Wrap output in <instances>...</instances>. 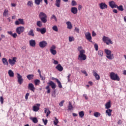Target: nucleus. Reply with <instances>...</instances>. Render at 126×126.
<instances>
[{"mask_svg": "<svg viewBox=\"0 0 126 126\" xmlns=\"http://www.w3.org/2000/svg\"><path fill=\"white\" fill-rule=\"evenodd\" d=\"M64 103V100H62L60 103L59 106L60 107H63V103Z\"/></svg>", "mask_w": 126, "mask_h": 126, "instance_id": "52", "label": "nucleus"}, {"mask_svg": "<svg viewBox=\"0 0 126 126\" xmlns=\"http://www.w3.org/2000/svg\"><path fill=\"white\" fill-rule=\"evenodd\" d=\"M73 106H72V104H71V102L70 101L69 102L68 110V111H71V110H73Z\"/></svg>", "mask_w": 126, "mask_h": 126, "instance_id": "32", "label": "nucleus"}, {"mask_svg": "<svg viewBox=\"0 0 126 126\" xmlns=\"http://www.w3.org/2000/svg\"><path fill=\"white\" fill-rule=\"evenodd\" d=\"M69 41L70 42H72V41H74V37L73 36H69Z\"/></svg>", "mask_w": 126, "mask_h": 126, "instance_id": "50", "label": "nucleus"}, {"mask_svg": "<svg viewBox=\"0 0 126 126\" xmlns=\"http://www.w3.org/2000/svg\"><path fill=\"white\" fill-rule=\"evenodd\" d=\"M105 109H110V108H111V101L107 102L105 104Z\"/></svg>", "mask_w": 126, "mask_h": 126, "instance_id": "23", "label": "nucleus"}, {"mask_svg": "<svg viewBox=\"0 0 126 126\" xmlns=\"http://www.w3.org/2000/svg\"><path fill=\"white\" fill-rule=\"evenodd\" d=\"M2 62L4 65H8V62H7V59H6V58H2Z\"/></svg>", "mask_w": 126, "mask_h": 126, "instance_id": "24", "label": "nucleus"}, {"mask_svg": "<svg viewBox=\"0 0 126 126\" xmlns=\"http://www.w3.org/2000/svg\"><path fill=\"white\" fill-rule=\"evenodd\" d=\"M116 8H118V10L120 11H124V7H123V5H120L118 6L117 5V7H116Z\"/></svg>", "mask_w": 126, "mask_h": 126, "instance_id": "37", "label": "nucleus"}, {"mask_svg": "<svg viewBox=\"0 0 126 126\" xmlns=\"http://www.w3.org/2000/svg\"><path fill=\"white\" fill-rule=\"evenodd\" d=\"M94 116L95 118H99L100 116H101V113L98 112H95L94 113Z\"/></svg>", "mask_w": 126, "mask_h": 126, "instance_id": "33", "label": "nucleus"}, {"mask_svg": "<svg viewBox=\"0 0 126 126\" xmlns=\"http://www.w3.org/2000/svg\"><path fill=\"white\" fill-rule=\"evenodd\" d=\"M94 48H95V51H98V44H94Z\"/></svg>", "mask_w": 126, "mask_h": 126, "instance_id": "56", "label": "nucleus"}, {"mask_svg": "<svg viewBox=\"0 0 126 126\" xmlns=\"http://www.w3.org/2000/svg\"><path fill=\"white\" fill-rule=\"evenodd\" d=\"M52 29L54 30V31H55V32H58V31H59V29H58V27H57V26H54L52 27Z\"/></svg>", "mask_w": 126, "mask_h": 126, "instance_id": "48", "label": "nucleus"}, {"mask_svg": "<svg viewBox=\"0 0 126 126\" xmlns=\"http://www.w3.org/2000/svg\"><path fill=\"white\" fill-rule=\"evenodd\" d=\"M29 44L31 47H36V41H35V40H33V39L30 40L29 41Z\"/></svg>", "mask_w": 126, "mask_h": 126, "instance_id": "18", "label": "nucleus"}, {"mask_svg": "<svg viewBox=\"0 0 126 126\" xmlns=\"http://www.w3.org/2000/svg\"><path fill=\"white\" fill-rule=\"evenodd\" d=\"M118 125H122L123 124V121L119 120L117 122Z\"/></svg>", "mask_w": 126, "mask_h": 126, "instance_id": "58", "label": "nucleus"}, {"mask_svg": "<svg viewBox=\"0 0 126 126\" xmlns=\"http://www.w3.org/2000/svg\"><path fill=\"white\" fill-rule=\"evenodd\" d=\"M81 72H82V73L85 74L86 75V76H88V74H87V72H86V71L83 70V71H81Z\"/></svg>", "mask_w": 126, "mask_h": 126, "instance_id": "55", "label": "nucleus"}, {"mask_svg": "<svg viewBox=\"0 0 126 126\" xmlns=\"http://www.w3.org/2000/svg\"><path fill=\"white\" fill-rule=\"evenodd\" d=\"M55 120L54 121L53 123L55 126H58V124H59V119H57V117L55 118Z\"/></svg>", "mask_w": 126, "mask_h": 126, "instance_id": "44", "label": "nucleus"}, {"mask_svg": "<svg viewBox=\"0 0 126 126\" xmlns=\"http://www.w3.org/2000/svg\"><path fill=\"white\" fill-rule=\"evenodd\" d=\"M39 76L41 80H45L46 79V78L44 76H42V75H39Z\"/></svg>", "mask_w": 126, "mask_h": 126, "instance_id": "57", "label": "nucleus"}, {"mask_svg": "<svg viewBox=\"0 0 126 126\" xmlns=\"http://www.w3.org/2000/svg\"><path fill=\"white\" fill-rule=\"evenodd\" d=\"M42 22H41V21H38L36 23V25L38 27H42V26H43V24H42Z\"/></svg>", "mask_w": 126, "mask_h": 126, "instance_id": "41", "label": "nucleus"}, {"mask_svg": "<svg viewBox=\"0 0 126 126\" xmlns=\"http://www.w3.org/2000/svg\"><path fill=\"white\" fill-rule=\"evenodd\" d=\"M71 76V74H69L67 76L68 81H69V80H70L69 78H70Z\"/></svg>", "mask_w": 126, "mask_h": 126, "instance_id": "63", "label": "nucleus"}, {"mask_svg": "<svg viewBox=\"0 0 126 126\" xmlns=\"http://www.w3.org/2000/svg\"><path fill=\"white\" fill-rule=\"evenodd\" d=\"M16 60H17V58L16 57H13L12 59H9L8 60V63L10 65L12 66H13L14 64H15V63H16Z\"/></svg>", "mask_w": 126, "mask_h": 126, "instance_id": "8", "label": "nucleus"}, {"mask_svg": "<svg viewBox=\"0 0 126 126\" xmlns=\"http://www.w3.org/2000/svg\"><path fill=\"white\" fill-rule=\"evenodd\" d=\"M55 5L57 7H60L61 6V0H56Z\"/></svg>", "mask_w": 126, "mask_h": 126, "instance_id": "31", "label": "nucleus"}, {"mask_svg": "<svg viewBox=\"0 0 126 126\" xmlns=\"http://www.w3.org/2000/svg\"><path fill=\"white\" fill-rule=\"evenodd\" d=\"M47 84L51 86L52 89H56V87H57V85L52 81H50Z\"/></svg>", "mask_w": 126, "mask_h": 126, "instance_id": "17", "label": "nucleus"}, {"mask_svg": "<svg viewBox=\"0 0 126 126\" xmlns=\"http://www.w3.org/2000/svg\"><path fill=\"white\" fill-rule=\"evenodd\" d=\"M109 5L111 8H117V5L116 4V2L113 0L109 2Z\"/></svg>", "mask_w": 126, "mask_h": 126, "instance_id": "14", "label": "nucleus"}, {"mask_svg": "<svg viewBox=\"0 0 126 126\" xmlns=\"http://www.w3.org/2000/svg\"><path fill=\"white\" fill-rule=\"evenodd\" d=\"M75 31H76L77 33H79V29L78 28H75Z\"/></svg>", "mask_w": 126, "mask_h": 126, "instance_id": "60", "label": "nucleus"}, {"mask_svg": "<svg viewBox=\"0 0 126 126\" xmlns=\"http://www.w3.org/2000/svg\"><path fill=\"white\" fill-rule=\"evenodd\" d=\"M85 35L87 40L89 41V42H92V37H91V34L90 33V32H88L85 33Z\"/></svg>", "mask_w": 126, "mask_h": 126, "instance_id": "12", "label": "nucleus"}, {"mask_svg": "<svg viewBox=\"0 0 126 126\" xmlns=\"http://www.w3.org/2000/svg\"><path fill=\"white\" fill-rule=\"evenodd\" d=\"M66 24L67 26L68 29H71L72 28V25L71 24V23L69 21H68L66 23Z\"/></svg>", "mask_w": 126, "mask_h": 126, "instance_id": "29", "label": "nucleus"}, {"mask_svg": "<svg viewBox=\"0 0 126 126\" xmlns=\"http://www.w3.org/2000/svg\"><path fill=\"white\" fill-rule=\"evenodd\" d=\"M40 106H41V104L39 103H37L35 104V105L33 106L32 107V110L33 112H38L39 110H40Z\"/></svg>", "mask_w": 126, "mask_h": 126, "instance_id": "11", "label": "nucleus"}, {"mask_svg": "<svg viewBox=\"0 0 126 126\" xmlns=\"http://www.w3.org/2000/svg\"><path fill=\"white\" fill-rule=\"evenodd\" d=\"M32 121L34 124H37L38 123V119L36 117H33V118L31 119Z\"/></svg>", "mask_w": 126, "mask_h": 126, "instance_id": "35", "label": "nucleus"}, {"mask_svg": "<svg viewBox=\"0 0 126 126\" xmlns=\"http://www.w3.org/2000/svg\"><path fill=\"white\" fill-rule=\"evenodd\" d=\"M53 63L54 64H58L59 63V62H58V61H57V60H54Z\"/></svg>", "mask_w": 126, "mask_h": 126, "instance_id": "62", "label": "nucleus"}, {"mask_svg": "<svg viewBox=\"0 0 126 126\" xmlns=\"http://www.w3.org/2000/svg\"><path fill=\"white\" fill-rule=\"evenodd\" d=\"M50 19L51 20H53V19H54L55 21H56V22H57V21H58V19L57 18V17H56V16L54 14H53L51 18Z\"/></svg>", "mask_w": 126, "mask_h": 126, "instance_id": "38", "label": "nucleus"}, {"mask_svg": "<svg viewBox=\"0 0 126 126\" xmlns=\"http://www.w3.org/2000/svg\"><path fill=\"white\" fill-rule=\"evenodd\" d=\"M113 112V110L111 109H107L105 111V113L106 115H108V117H111L112 115V112Z\"/></svg>", "mask_w": 126, "mask_h": 126, "instance_id": "21", "label": "nucleus"}, {"mask_svg": "<svg viewBox=\"0 0 126 126\" xmlns=\"http://www.w3.org/2000/svg\"><path fill=\"white\" fill-rule=\"evenodd\" d=\"M17 79H18V83H19V84H20V85H21V84H22V83H23V81H24V79L22 78V76H21L20 75V74L19 73H17Z\"/></svg>", "mask_w": 126, "mask_h": 126, "instance_id": "7", "label": "nucleus"}, {"mask_svg": "<svg viewBox=\"0 0 126 126\" xmlns=\"http://www.w3.org/2000/svg\"><path fill=\"white\" fill-rule=\"evenodd\" d=\"M42 122L44 123L45 126H47V124H48V120L42 119Z\"/></svg>", "mask_w": 126, "mask_h": 126, "instance_id": "51", "label": "nucleus"}, {"mask_svg": "<svg viewBox=\"0 0 126 126\" xmlns=\"http://www.w3.org/2000/svg\"><path fill=\"white\" fill-rule=\"evenodd\" d=\"M29 36H32V37H34L35 34H34V30H31L28 32Z\"/></svg>", "mask_w": 126, "mask_h": 126, "instance_id": "27", "label": "nucleus"}, {"mask_svg": "<svg viewBox=\"0 0 126 126\" xmlns=\"http://www.w3.org/2000/svg\"><path fill=\"white\" fill-rule=\"evenodd\" d=\"M12 37H13L14 38H16V37H17V34L16 33H13L12 34Z\"/></svg>", "mask_w": 126, "mask_h": 126, "instance_id": "59", "label": "nucleus"}, {"mask_svg": "<svg viewBox=\"0 0 126 126\" xmlns=\"http://www.w3.org/2000/svg\"><path fill=\"white\" fill-rule=\"evenodd\" d=\"M79 116L80 118H83L84 117V111H81L79 112Z\"/></svg>", "mask_w": 126, "mask_h": 126, "instance_id": "42", "label": "nucleus"}, {"mask_svg": "<svg viewBox=\"0 0 126 126\" xmlns=\"http://www.w3.org/2000/svg\"><path fill=\"white\" fill-rule=\"evenodd\" d=\"M8 74H9V76H10V77H14V73L11 70H8Z\"/></svg>", "mask_w": 126, "mask_h": 126, "instance_id": "26", "label": "nucleus"}, {"mask_svg": "<svg viewBox=\"0 0 126 126\" xmlns=\"http://www.w3.org/2000/svg\"><path fill=\"white\" fill-rule=\"evenodd\" d=\"M78 51L79 52V54H80L81 52H82V51L85 52V50L82 49V46H79L78 47Z\"/></svg>", "mask_w": 126, "mask_h": 126, "instance_id": "47", "label": "nucleus"}, {"mask_svg": "<svg viewBox=\"0 0 126 126\" xmlns=\"http://www.w3.org/2000/svg\"><path fill=\"white\" fill-rule=\"evenodd\" d=\"M104 53L106 54V58L108 60H113L114 59V54H112V51L109 49H105Z\"/></svg>", "mask_w": 126, "mask_h": 126, "instance_id": "3", "label": "nucleus"}, {"mask_svg": "<svg viewBox=\"0 0 126 126\" xmlns=\"http://www.w3.org/2000/svg\"><path fill=\"white\" fill-rule=\"evenodd\" d=\"M56 48V46L52 45L50 49V52L53 55V56L57 55V50H55Z\"/></svg>", "mask_w": 126, "mask_h": 126, "instance_id": "10", "label": "nucleus"}, {"mask_svg": "<svg viewBox=\"0 0 126 126\" xmlns=\"http://www.w3.org/2000/svg\"><path fill=\"white\" fill-rule=\"evenodd\" d=\"M103 53L104 52H103L102 50L98 51V56H99V57H103Z\"/></svg>", "mask_w": 126, "mask_h": 126, "instance_id": "46", "label": "nucleus"}, {"mask_svg": "<svg viewBox=\"0 0 126 126\" xmlns=\"http://www.w3.org/2000/svg\"><path fill=\"white\" fill-rule=\"evenodd\" d=\"M45 89H46V90H47L46 92V93H47V94H49L51 93V89H50V86H46Z\"/></svg>", "mask_w": 126, "mask_h": 126, "instance_id": "43", "label": "nucleus"}, {"mask_svg": "<svg viewBox=\"0 0 126 126\" xmlns=\"http://www.w3.org/2000/svg\"><path fill=\"white\" fill-rule=\"evenodd\" d=\"M78 60L81 62L87 60V56L85 55V51H81L78 55Z\"/></svg>", "mask_w": 126, "mask_h": 126, "instance_id": "2", "label": "nucleus"}, {"mask_svg": "<svg viewBox=\"0 0 126 126\" xmlns=\"http://www.w3.org/2000/svg\"><path fill=\"white\" fill-rule=\"evenodd\" d=\"M56 69L59 70V71H63V67L62 66V65L61 64H59L57 66H56Z\"/></svg>", "mask_w": 126, "mask_h": 126, "instance_id": "20", "label": "nucleus"}, {"mask_svg": "<svg viewBox=\"0 0 126 126\" xmlns=\"http://www.w3.org/2000/svg\"><path fill=\"white\" fill-rule=\"evenodd\" d=\"M100 9H106L108 8V5L105 2H101L98 4Z\"/></svg>", "mask_w": 126, "mask_h": 126, "instance_id": "15", "label": "nucleus"}, {"mask_svg": "<svg viewBox=\"0 0 126 126\" xmlns=\"http://www.w3.org/2000/svg\"><path fill=\"white\" fill-rule=\"evenodd\" d=\"M27 5L28 6H30V7H32L33 6V1L32 0H29L28 1Z\"/></svg>", "mask_w": 126, "mask_h": 126, "instance_id": "36", "label": "nucleus"}, {"mask_svg": "<svg viewBox=\"0 0 126 126\" xmlns=\"http://www.w3.org/2000/svg\"><path fill=\"white\" fill-rule=\"evenodd\" d=\"M55 80L56 81V82H57L58 85V87L59 88H63V86L62 85V83H61V81H60V80H59V79L56 78Z\"/></svg>", "mask_w": 126, "mask_h": 126, "instance_id": "28", "label": "nucleus"}, {"mask_svg": "<svg viewBox=\"0 0 126 126\" xmlns=\"http://www.w3.org/2000/svg\"><path fill=\"white\" fill-rule=\"evenodd\" d=\"M77 8L76 7H72L71 8V12L72 13H73V14H76L77 13Z\"/></svg>", "mask_w": 126, "mask_h": 126, "instance_id": "22", "label": "nucleus"}, {"mask_svg": "<svg viewBox=\"0 0 126 126\" xmlns=\"http://www.w3.org/2000/svg\"><path fill=\"white\" fill-rule=\"evenodd\" d=\"M42 1H43V0H34V3L35 4H37V5H39Z\"/></svg>", "mask_w": 126, "mask_h": 126, "instance_id": "39", "label": "nucleus"}, {"mask_svg": "<svg viewBox=\"0 0 126 126\" xmlns=\"http://www.w3.org/2000/svg\"><path fill=\"white\" fill-rule=\"evenodd\" d=\"M34 83H35V85H39V84H40V80L39 79L34 80Z\"/></svg>", "mask_w": 126, "mask_h": 126, "instance_id": "45", "label": "nucleus"}, {"mask_svg": "<svg viewBox=\"0 0 126 126\" xmlns=\"http://www.w3.org/2000/svg\"><path fill=\"white\" fill-rule=\"evenodd\" d=\"M25 30V28L24 27H19L17 28L16 32L18 34V35H20L21 33H23V32H24Z\"/></svg>", "mask_w": 126, "mask_h": 126, "instance_id": "6", "label": "nucleus"}, {"mask_svg": "<svg viewBox=\"0 0 126 126\" xmlns=\"http://www.w3.org/2000/svg\"><path fill=\"white\" fill-rule=\"evenodd\" d=\"M15 25H19V24H22V25H24L25 23L23 19H18V20L16 21L15 22Z\"/></svg>", "mask_w": 126, "mask_h": 126, "instance_id": "9", "label": "nucleus"}, {"mask_svg": "<svg viewBox=\"0 0 126 126\" xmlns=\"http://www.w3.org/2000/svg\"><path fill=\"white\" fill-rule=\"evenodd\" d=\"M93 73L94 74V76L95 77V79L96 80H99L100 79V75L97 73V72L95 71V70H94L93 71Z\"/></svg>", "mask_w": 126, "mask_h": 126, "instance_id": "19", "label": "nucleus"}, {"mask_svg": "<svg viewBox=\"0 0 126 126\" xmlns=\"http://www.w3.org/2000/svg\"><path fill=\"white\" fill-rule=\"evenodd\" d=\"M29 95H30V94L29 93H28L26 94V95H25V99L27 101V100H28V97H29Z\"/></svg>", "mask_w": 126, "mask_h": 126, "instance_id": "53", "label": "nucleus"}, {"mask_svg": "<svg viewBox=\"0 0 126 126\" xmlns=\"http://www.w3.org/2000/svg\"><path fill=\"white\" fill-rule=\"evenodd\" d=\"M39 18L43 23H46L47 21V18H48V16H47V14H46L45 13L43 12H40L39 14Z\"/></svg>", "mask_w": 126, "mask_h": 126, "instance_id": "1", "label": "nucleus"}, {"mask_svg": "<svg viewBox=\"0 0 126 126\" xmlns=\"http://www.w3.org/2000/svg\"><path fill=\"white\" fill-rule=\"evenodd\" d=\"M102 41H103L104 43H105L106 45H110V44L113 45V41L108 37L103 36Z\"/></svg>", "mask_w": 126, "mask_h": 126, "instance_id": "5", "label": "nucleus"}, {"mask_svg": "<svg viewBox=\"0 0 126 126\" xmlns=\"http://www.w3.org/2000/svg\"><path fill=\"white\" fill-rule=\"evenodd\" d=\"M78 9H79V10H81V9H82V6L81 5H79Z\"/></svg>", "mask_w": 126, "mask_h": 126, "instance_id": "64", "label": "nucleus"}, {"mask_svg": "<svg viewBox=\"0 0 126 126\" xmlns=\"http://www.w3.org/2000/svg\"><path fill=\"white\" fill-rule=\"evenodd\" d=\"M27 78L28 79V80H32V79H34V75L29 74L27 76Z\"/></svg>", "mask_w": 126, "mask_h": 126, "instance_id": "25", "label": "nucleus"}, {"mask_svg": "<svg viewBox=\"0 0 126 126\" xmlns=\"http://www.w3.org/2000/svg\"><path fill=\"white\" fill-rule=\"evenodd\" d=\"M3 97L0 96V102L1 104H3Z\"/></svg>", "mask_w": 126, "mask_h": 126, "instance_id": "54", "label": "nucleus"}, {"mask_svg": "<svg viewBox=\"0 0 126 126\" xmlns=\"http://www.w3.org/2000/svg\"><path fill=\"white\" fill-rule=\"evenodd\" d=\"M77 4V3H76V1L74 0H72L71 1V5L72 6H74Z\"/></svg>", "mask_w": 126, "mask_h": 126, "instance_id": "49", "label": "nucleus"}, {"mask_svg": "<svg viewBox=\"0 0 126 126\" xmlns=\"http://www.w3.org/2000/svg\"><path fill=\"white\" fill-rule=\"evenodd\" d=\"M83 97L84 98H85L86 99V100H88V97H87V94H83Z\"/></svg>", "mask_w": 126, "mask_h": 126, "instance_id": "61", "label": "nucleus"}, {"mask_svg": "<svg viewBox=\"0 0 126 126\" xmlns=\"http://www.w3.org/2000/svg\"><path fill=\"white\" fill-rule=\"evenodd\" d=\"M46 32H47V30L46 29V28H43L42 29H41V30L40 31V33L43 35L44 34H45V33H46Z\"/></svg>", "mask_w": 126, "mask_h": 126, "instance_id": "40", "label": "nucleus"}, {"mask_svg": "<svg viewBox=\"0 0 126 126\" xmlns=\"http://www.w3.org/2000/svg\"><path fill=\"white\" fill-rule=\"evenodd\" d=\"M28 89L31 90V91H32V92H35V87H34V85L32 83H30L28 86Z\"/></svg>", "mask_w": 126, "mask_h": 126, "instance_id": "16", "label": "nucleus"}, {"mask_svg": "<svg viewBox=\"0 0 126 126\" xmlns=\"http://www.w3.org/2000/svg\"><path fill=\"white\" fill-rule=\"evenodd\" d=\"M44 110V113L46 114V117H48L49 115L51 114V111L47 108H45Z\"/></svg>", "mask_w": 126, "mask_h": 126, "instance_id": "30", "label": "nucleus"}, {"mask_svg": "<svg viewBox=\"0 0 126 126\" xmlns=\"http://www.w3.org/2000/svg\"><path fill=\"white\" fill-rule=\"evenodd\" d=\"M47 45H48V43H47V41L45 40H43L42 41L40 42L39 43L40 48H45L47 46Z\"/></svg>", "mask_w": 126, "mask_h": 126, "instance_id": "13", "label": "nucleus"}, {"mask_svg": "<svg viewBox=\"0 0 126 126\" xmlns=\"http://www.w3.org/2000/svg\"><path fill=\"white\" fill-rule=\"evenodd\" d=\"M110 76L112 80L120 81V77H119V76H118V74H116L115 72H112L110 74Z\"/></svg>", "mask_w": 126, "mask_h": 126, "instance_id": "4", "label": "nucleus"}, {"mask_svg": "<svg viewBox=\"0 0 126 126\" xmlns=\"http://www.w3.org/2000/svg\"><path fill=\"white\" fill-rule=\"evenodd\" d=\"M8 15V10L5 9L3 13V16L5 17H6Z\"/></svg>", "mask_w": 126, "mask_h": 126, "instance_id": "34", "label": "nucleus"}]
</instances>
